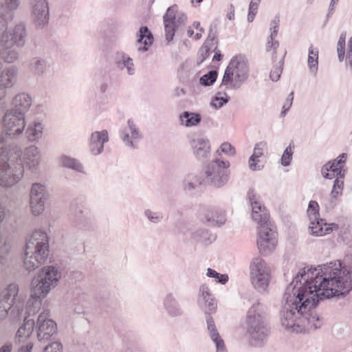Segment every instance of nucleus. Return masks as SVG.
<instances>
[{"mask_svg":"<svg viewBox=\"0 0 352 352\" xmlns=\"http://www.w3.org/2000/svg\"><path fill=\"white\" fill-rule=\"evenodd\" d=\"M346 256L340 260L299 270L286 287L280 310L282 326L292 332H302L307 327L317 329L322 324L311 309L320 300L344 296L352 289V263Z\"/></svg>","mask_w":352,"mask_h":352,"instance_id":"obj_1","label":"nucleus"},{"mask_svg":"<svg viewBox=\"0 0 352 352\" xmlns=\"http://www.w3.org/2000/svg\"><path fill=\"white\" fill-rule=\"evenodd\" d=\"M41 153L34 145L23 151L14 144H8L0 136V185L10 187L23 177L24 169L36 173L39 169Z\"/></svg>","mask_w":352,"mask_h":352,"instance_id":"obj_2","label":"nucleus"},{"mask_svg":"<svg viewBox=\"0 0 352 352\" xmlns=\"http://www.w3.org/2000/svg\"><path fill=\"white\" fill-rule=\"evenodd\" d=\"M49 255V239L45 232L35 230L26 242L24 267L30 272L43 264Z\"/></svg>","mask_w":352,"mask_h":352,"instance_id":"obj_3","label":"nucleus"},{"mask_svg":"<svg viewBox=\"0 0 352 352\" xmlns=\"http://www.w3.org/2000/svg\"><path fill=\"white\" fill-rule=\"evenodd\" d=\"M347 158V154L343 153L336 159L327 162L321 169V173L325 179H331L336 177L331 192V199L327 205L329 210L333 209L336 206V199L341 196L344 188V180L346 174L344 168Z\"/></svg>","mask_w":352,"mask_h":352,"instance_id":"obj_4","label":"nucleus"},{"mask_svg":"<svg viewBox=\"0 0 352 352\" xmlns=\"http://www.w3.org/2000/svg\"><path fill=\"white\" fill-rule=\"evenodd\" d=\"M259 303L254 304L247 313V333L249 342L255 347L263 346L267 341L270 328L263 314L258 309Z\"/></svg>","mask_w":352,"mask_h":352,"instance_id":"obj_5","label":"nucleus"},{"mask_svg":"<svg viewBox=\"0 0 352 352\" xmlns=\"http://www.w3.org/2000/svg\"><path fill=\"white\" fill-rule=\"evenodd\" d=\"M250 280L254 288L260 293L267 291L271 280V269L261 257L252 258L250 265Z\"/></svg>","mask_w":352,"mask_h":352,"instance_id":"obj_6","label":"nucleus"},{"mask_svg":"<svg viewBox=\"0 0 352 352\" xmlns=\"http://www.w3.org/2000/svg\"><path fill=\"white\" fill-rule=\"evenodd\" d=\"M229 166L228 161L214 159L205 168L203 177L206 184L216 188L223 186L229 179L227 170Z\"/></svg>","mask_w":352,"mask_h":352,"instance_id":"obj_7","label":"nucleus"},{"mask_svg":"<svg viewBox=\"0 0 352 352\" xmlns=\"http://www.w3.org/2000/svg\"><path fill=\"white\" fill-rule=\"evenodd\" d=\"M61 278V273L57 267L50 265L42 268L37 276L32 281V289L34 294H42L45 296L54 287Z\"/></svg>","mask_w":352,"mask_h":352,"instance_id":"obj_8","label":"nucleus"},{"mask_svg":"<svg viewBox=\"0 0 352 352\" xmlns=\"http://www.w3.org/2000/svg\"><path fill=\"white\" fill-rule=\"evenodd\" d=\"M307 214L310 221L309 230L313 236H324L339 228L338 224L327 223L325 219L320 218L319 205L316 201H309Z\"/></svg>","mask_w":352,"mask_h":352,"instance_id":"obj_9","label":"nucleus"},{"mask_svg":"<svg viewBox=\"0 0 352 352\" xmlns=\"http://www.w3.org/2000/svg\"><path fill=\"white\" fill-rule=\"evenodd\" d=\"M14 111H6L3 118V137L8 144H12L8 139H16L21 135L25 127V117L14 113Z\"/></svg>","mask_w":352,"mask_h":352,"instance_id":"obj_10","label":"nucleus"},{"mask_svg":"<svg viewBox=\"0 0 352 352\" xmlns=\"http://www.w3.org/2000/svg\"><path fill=\"white\" fill-rule=\"evenodd\" d=\"M19 292V287L16 284H10L0 295V320L6 318L8 311L12 309V311L16 312L17 316H21L23 311V304L16 302V298Z\"/></svg>","mask_w":352,"mask_h":352,"instance_id":"obj_11","label":"nucleus"},{"mask_svg":"<svg viewBox=\"0 0 352 352\" xmlns=\"http://www.w3.org/2000/svg\"><path fill=\"white\" fill-rule=\"evenodd\" d=\"M188 20L186 14L178 10L176 4L170 6L163 16L165 37L168 43L173 40L177 28L184 25Z\"/></svg>","mask_w":352,"mask_h":352,"instance_id":"obj_12","label":"nucleus"},{"mask_svg":"<svg viewBox=\"0 0 352 352\" xmlns=\"http://www.w3.org/2000/svg\"><path fill=\"white\" fill-rule=\"evenodd\" d=\"M50 195L46 186L40 183L32 185L30 194V206L33 215L38 216L45 210V204Z\"/></svg>","mask_w":352,"mask_h":352,"instance_id":"obj_13","label":"nucleus"},{"mask_svg":"<svg viewBox=\"0 0 352 352\" xmlns=\"http://www.w3.org/2000/svg\"><path fill=\"white\" fill-rule=\"evenodd\" d=\"M229 69H231L234 75V81L232 83V89H240L249 76L248 60L241 55L236 56L231 59Z\"/></svg>","mask_w":352,"mask_h":352,"instance_id":"obj_14","label":"nucleus"},{"mask_svg":"<svg viewBox=\"0 0 352 352\" xmlns=\"http://www.w3.org/2000/svg\"><path fill=\"white\" fill-rule=\"evenodd\" d=\"M120 137L125 146L133 149L138 148V144L143 138L140 127L132 119H129L126 124L120 129Z\"/></svg>","mask_w":352,"mask_h":352,"instance_id":"obj_15","label":"nucleus"},{"mask_svg":"<svg viewBox=\"0 0 352 352\" xmlns=\"http://www.w3.org/2000/svg\"><path fill=\"white\" fill-rule=\"evenodd\" d=\"M257 247L261 254L267 255L276 248L277 244L276 233L273 227H261L257 228Z\"/></svg>","mask_w":352,"mask_h":352,"instance_id":"obj_16","label":"nucleus"},{"mask_svg":"<svg viewBox=\"0 0 352 352\" xmlns=\"http://www.w3.org/2000/svg\"><path fill=\"white\" fill-rule=\"evenodd\" d=\"M49 311L44 310L38 317L36 322L37 338L40 342L47 341L56 332V324L48 318Z\"/></svg>","mask_w":352,"mask_h":352,"instance_id":"obj_17","label":"nucleus"},{"mask_svg":"<svg viewBox=\"0 0 352 352\" xmlns=\"http://www.w3.org/2000/svg\"><path fill=\"white\" fill-rule=\"evenodd\" d=\"M32 16L36 28L42 29L49 21V6L47 0H30Z\"/></svg>","mask_w":352,"mask_h":352,"instance_id":"obj_18","label":"nucleus"},{"mask_svg":"<svg viewBox=\"0 0 352 352\" xmlns=\"http://www.w3.org/2000/svg\"><path fill=\"white\" fill-rule=\"evenodd\" d=\"M198 305L204 311L206 320H207L208 316L212 317L211 314L215 313L217 311V302L208 286L206 284H202L199 287Z\"/></svg>","mask_w":352,"mask_h":352,"instance_id":"obj_19","label":"nucleus"},{"mask_svg":"<svg viewBox=\"0 0 352 352\" xmlns=\"http://www.w3.org/2000/svg\"><path fill=\"white\" fill-rule=\"evenodd\" d=\"M218 25V20L212 21L210 24L207 38L200 50L198 65L201 64L210 56L212 45L217 43Z\"/></svg>","mask_w":352,"mask_h":352,"instance_id":"obj_20","label":"nucleus"},{"mask_svg":"<svg viewBox=\"0 0 352 352\" xmlns=\"http://www.w3.org/2000/svg\"><path fill=\"white\" fill-rule=\"evenodd\" d=\"M18 68L14 65L4 69L0 74V100L5 97L6 89L11 88L16 83Z\"/></svg>","mask_w":352,"mask_h":352,"instance_id":"obj_21","label":"nucleus"},{"mask_svg":"<svg viewBox=\"0 0 352 352\" xmlns=\"http://www.w3.org/2000/svg\"><path fill=\"white\" fill-rule=\"evenodd\" d=\"M163 308L170 318H180L184 315V311L179 300L173 293H168L162 300Z\"/></svg>","mask_w":352,"mask_h":352,"instance_id":"obj_22","label":"nucleus"},{"mask_svg":"<svg viewBox=\"0 0 352 352\" xmlns=\"http://www.w3.org/2000/svg\"><path fill=\"white\" fill-rule=\"evenodd\" d=\"M136 52L144 53L147 52L153 45L154 38L152 32L147 26H142L136 33Z\"/></svg>","mask_w":352,"mask_h":352,"instance_id":"obj_23","label":"nucleus"},{"mask_svg":"<svg viewBox=\"0 0 352 352\" xmlns=\"http://www.w3.org/2000/svg\"><path fill=\"white\" fill-rule=\"evenodd\" d=\"M208 335L215 346L216 352H228L225 342L219 333L212 317H207L206 320Z\"/></svg>","mask_w":352,"mask_h":352,"instance_id":"obj_24","label":"nucleus"},{"mask_svg":"<svg viewBox=\"0 0 352 352\" xmlns=\"http://www.w3.org/2000/svg\"><path fill=\"white\" fill-rule=\"evenodd\" d=\"M200 219L204 223L219 226L223 225L226 221L225 212L216 208L204 209Z\"/></svg>","mask_w":352,"mask_h":352,"instance_id":"obj_25","label":"nucleus"},{"mask_svg":"<svg viewBox=\"0 0 352 352\" xmlns=\"http://www.w3.org/2000/svg\"><path fill=\"white\" fill-rule=\"evenodd\" d=\"M190 145L195 157L204 160L210 155V142L206 138H197L191 140Z\"/></svg>","mask_w":352,"mask_h":352,"instance_id":"obj_26","label":"nucleus"},{"mask_svg":"<svg viewBox=\"0 0 352 352\" xmlns=\"http://www.w3.org/2000/svg\"><path fill=\"white\" fill-rule=\"evenodd\" d=\"M108 140L109 136L106 130L92 133L89 145L90 152L94 155L100 154L103 151L104 144Z\"/></svg>","mask_w":352,"mask_h":352,"instance_id":"obj_27","label":"nucleus"},{"mask_svg":"<svg viewBox=\"0 0 352 352\" xmlns=\"http://www.w3.org/2000/svg\"><path fill=\"white\" fill-rule=\"evenodd\" d=\"M32 99L28 94L25 93L19 94L13 98L12 102V108L7 111H14V113L25 117V114L30 109Z\"/></svg>","mask_w":352,"mask_h":352,"instance_id":"obj_28","label":"nucleus"},{"mask_svg":"<svg viewBox=\"0 0 352 352\" xmlns=\"http://www.w3.org/2000/svg\"><path fill=\"white\" fill-rule=\"evenodd\" d=\"M202 184H206L203 176L188 173L184 178L183 189L186 193L193 195L199 191Z\"/></svg>","mask_w":352,"mask_h":352,"instance_id":"obj_29","label":"nucleus"},{"mask_svg":"<svg viewBox=\"0 0 352 352\" xmlns=\"http://www.w3.org/2000/svg\"><path fill=\"white\" fill-rule=\"evenodd\" d=\"M73 219L76 226L80 228L87 230L91 227L92 217L87 210H84L81 206H75L72 209Z\"/></svg>","mask_w":352,"mask_h":352,"instance_id":"obj_30","label":"nucleus"},{"mask_svg":"<svg viewBox=\"0 0 352 352\" xmlns=\"http://www.w3.org/2000/svg\"><path fill=\"white\" fill-rule=\"evenodd\" d=\"M267 148V142L261 141L256 143L254 148V152L249 159V167L252 170H261L263 166L258 164V158L263 155V151Z\"/></svg>","mask_w":352,"mask_h":352,"instance_id":"obj_31","label":"nucleus"},{"mask_svg":"<svg viewBox=\"0 0 352 352\" xmlns=\"http://www.w3.org/2000/svg\"><path fill=\"white\" fill-rule=\"evenodd\" d=\"M50 68V64L43 58L34 57L30 60L29 70L35 76H42L47 74Z\"/></svg>","mask_w":352,"mask_h":352,"instance_id":"obj_32","label":"nucleus"},{"mask_svg":"<svg viewBox=\"0 0 352 352\" xmlns=\"http://www.w3.org/2000/svg\"><path fill=\"white\" fill-rule=\"evenodd\" d=\"M42 294H34V289H32L30 297L28 299L25 310V318L30 319V317L35 314L39 309L41 305V297H44Z\"/></svg>","mask_w":352,"mask_h":352,"instance_id":"obj_33","label":"nucleus"},{"mask_svg":"<svg viewBox=\"0 0 352 352\" xmlns=\"http://www.w3.org/2000/svg\"><path fill=\"white\" fill-rule=\"evenodd\" d=\"M180 124L190 128L198 126L201 122V115L198 112L183 111L179 116Z\"/></svg>","mask_w":352,"mask_h":352,"instance_id":"obj_34","label":"nucleus"},{"mask_svg":"<svg viewBox=\"0 0 352 352\" xmlns=\"http://www.w3.org/2000/svg\"><path fill=\"white\" fill-rule=\"evenodd\" d=\"M116 64L120 69L126 68L127 74L130 76H133L135 73L133 59L123 52L118 53Z\"/></svg>","mask_w":352,"mask_h":352,"instance_id":"obj_35","label":"nucleus"},{"mask_svg":"<svg viewBox=\"0 0 352 352\" xmlns=\"http://www.w3.org/2000/svg\"><path fill=\"white\" fill-rule=\"evenodd\" d=\"M34 326L33 319L25 318L23 324L19 327L16 335V342H24L32 333Z\"/></svg>","mask_w":352,"mask_h":352,"instance_id":"obj_36","label":"nucleus"},{"mask_svg":"<svg viewBox=\"0 0 352 352\" xmlns=\"http://www.w3.org/2000/svg\"><path fill=\"white\" fill-rule=\"evenodd\" d=\"M43 124L38 121L30 123L25 131V135L30 142L38 140L43 135Z\"/></svg>","mask_w":352,"mask_h":352,"instance_id":"obj_37","label":"nucleus"},{"mask_svg":"<svg viewBox=\"0 0 352 352\" xmlns=\"http://www.w3.org/2000/svg\"><path fill=\"white\" fill-rule=\"evenodd\" d=\"M20 0H5L4 3H0V16H7L13 19L14 11L18 8Z\"/></svg>","mask_w":352,"mask_h":352,"instance_id":"obj_38","label":"nucleus"},{"mask_svg":"<svg viewBox=\"0 0 352 352\" xmlns=\"http://www.w3.org/2000/svg\"><path fill=\"white\" fill-rule=\"evenodd\" d=\"M60 162L65 168L72 169L80 173H85L82 164L76 158L63 155L60 158Z\"/></svg>","mask_w":352,"mask_h":352,"instance_id":"obj_39","label":"nucleus"},{"mask_svg":"<svg viewBox=\"0 0 352 352\" xmlns=\"http://www.w3.org/2000/svg\"><path fill=\"white\" fill-rule=\"evenodd\" d=\"M252 219L254 221H255L258 225V228H261V227H273L272 224L270 221V214L267 210H263V212H257L256 210H253L252 212Z\"/></svg>","mask_w":352,"mask_h":352,"instance_id":"obj_40","label":"nucleus"},{"mask_svg":"<svg viewBox=\"0 0 352 352\" xmlns=\"http://www.w3.org/2000/svg\"><path fill=\"white\" fill-rule=\"evenodd\" d=\"M247 196L252 207V212L256 210L261 212L263 210H267L262 204L260 196L255 192L254 189H250L248 191Z\"/></svg>","mask_w":352,"mask_h":352,"instance_id":"obj_41","label":"nucleus"},{"mask_svg":"<svg viewBox=\"0 0 352 352\" xmlns=\"http://www.w3.org/2000/svg\"><path fill=\"white\" fill-rule=\"evenodd\" d=\"M307 62L310 72L316 74L318 69V50L312 45L309 48Z\"/></svg>","mask_w":352,"mask_h":352,"instance_id":"obj_42","label":"nucleus"},{"mask_svg":"<svg viewBox=\"0 0 352 352\" xmlns=\"http://www.w3.org/2000/svg\"><path fill=\"white\" fill-rule=\"evenodd\" d=\"M192 238L200 242L212 243L215 239V236L212 235L208 230L199 229L192 233Z\"/></svg>","mask_w":352,"mask_h":352,"instance_id":"obj_43","label":"nucleus"},{"mask_svg":"<svg viewBox=\"0 0 352 352\" xmlns=\"http://www.w3.org/2000/svg\"><path fill=\"white\" fill-rule=\"evenodd\" d=\"M230 97L226 92L219 91L212 98L210 105L215 109H220L228 102Z\"/></svg>","mask_w":352,"mask_h":352,"instance_id":"obj_44","label":"nucleus"},{"mask_svg":"<svg viewBox=\"0 0 352 352\" xmlns=\"http://www.w3.org/2000/svg\"><path fill=\"white\" fill-rule=\"evenodd\" d=\"M19 52L17 50L12 48L3 47L0 51V57L6 63H13L19 58Z\"/></svg>","mask_w":352,"mask_h":352,"instance_id":"obj_45","label":"nucleus"},{"mask_svg":"<svg viewBox=\"0 0 352 352\" xmlns=\"http://www.w3.org/2000/svg\"><path fill=\"white\" fill-rule=\"evenodd\" d=\"M286 55V52H285L283 58L275 65H274L272 69L270 74V79L274 82H277L280 78L283 72V67L284 65V58Z\"/></svg>","mask_w":352,"mask_h":352,"instance_id":"obj_46","label":"nucleus"},{"mask_svg":"<svg viewBox=\"0 0 352 352\" xmlns=\"http://www.w3.org/2000/svg\"><path fill=\"white\" fill-rule=\"evenodd\" d=\"M206 276L209 278H213L214 280L220 284L225 285L229 280V276L227 274H221L212 268H208Z\"/></svg>","mask_w":352,"mask_h":352,"instance_id":"obj_47","label":"nucleus"},{"mask_svg":"<svg viewBox=\"0 0 352 352\" xmlns=\"http://www.w3.org/2000/svg\"><path fill=\"white\" fill-rule=\"evenodd\" d=\"M218 73L215 70L209 71L199 78V83L205 87L214 84L217 78Z\"/></svg>","mask_w":352,"mask_h":352,"instance_id":"obj_48","label":"nucleus"},{"mask_svg":"<svg viewBox=\"0 0 352 352\" xmlns=\"http://www.w3.org/2000/svg\"><path fill=\"white\" fill-rule=\"evenodd\" d=\"M144 216L147 219L153 223H160L164 218V215L161 212H155L150 209H146L144 212Z\"/></svg>","mask_w":352,"mask_h":352,"instance_id":"obj_49","label":"nucleus"},{"mask_svg":"<svg viewBox=\"0 0 352 352\" xmlns=\"http://www.w3.org/2000/svg\"><path fill=\"white\" fill-rule=\"evenodd\" d=\"M279 47V42L275 38H270V36L267 37V41L266 43V51L267 52H271L272 53V59L273 63H274L276 60V50L278 47Z\"/></svg>","mask_w":352,"mask_h":352,"instance_id":"obj_50","label":"nucleus"},{"mask_svg":"<svg viewBox=\"0 0 352 352\" xmlns=\"http://www.w3.org/2000/svg\"><path fill=\"white\" fill-rule=\"evenodd\" d=\"M293 148L291 144L285 149L281 157V164L284 166L290 165L293 155Z\"/></svg>","mask_w":352,"mask_h":352,"instance_id":"obj_51","label":"nucleus"},{"mask_svg":"<svg viewBox=\"0 0 352 352\" xmlns=\"http://www.w3.org/2000/svg\"><path fill=\"white\" fill-rule=\"evenodd\" d=\"M261 2V0H251L249 8H248V21L249 22H252L254 21L255 16L257 13V10L258 5Z\"/></svg>","mask_w":352,"mask_h":352,"instance_id":"obj_52","label":"nucleus"},{"mask_svg":"<svg viewBox=\"0 0 352 352\" xmlns=\"http://www.w3.org/2000/svg\"><path fill=\"white\" fill-rule=\"evenodd\" d=\"M234 76L231 69H229V65L227 67L224 75L223 76L222 82L220 85V88L223 86L230 85V88L232 89V83L234 82L233 77Z\"/></svg>","mask_w":352,"mask_h":352,"instance_id":"obj_53","label":"nucleus"},{"mask_svg":"<svg viewBox=\"0 0 352 352\" xmlns=\"http://www.w3.org/2000/svg\"><path fill=\"white\" fill-rule=\"evenodd\" d=\"M279 22L280 19L278 16H275L270 23V38H275L277 36L279 30Z\"/></svg>","mask_w":352,"mask_h":352,"instance_id":"obj_54","label":"nucleus"},{"mask_svg":"<svg viewBox=\"0 0 352 352\" xmlns=\"http://www.w3.org/2000/svg\"><path fill=\"white\" fill-rule=\"evenodd\" d=\"M8 250L9 245L0 234V265H3L5 260L4 255L8 252Z\"/></svg>","mask_w":352,"mask_h":352,"instance_id":"obj_55","label":"nucleus"},{"mask_svg":"<svg viewBox=\"0 0 352 352\" xmlns=\"http://www.w3.org/2000/svg\"><path fill=\"white\" fill-rule=\"evenodd\" d=\"M43 352H63V346L59 342H54L47 345Z\"/></svg>","mask_w":352,"mask_h":352,"instance_id":"obj_56","label":"nucleus"},{"mask_svg":"<svg viewBox=\"0 0 352 352\" xmlns=\"http://www.w3.org/2000/svg\"><path fill=\"white\" fill-rule=\"evenodd\" d=\"M221 151L230 156H233L235 154L234 148L228 142L223 143L220 146Z\"/></svg>","mask_w":352,"mask_h":352,"instance_id":"obj_57","label":"nucleus"},{"mask_svg":"<svg viewBox=\"0 0 352 352\" xmlns=\"http://www.w3.org/2000/svg\"><path fill=\"white\" fill-rule=\"evenodd\" d=\"M346 32H342L338 41V47L337 49L345 50L346 45Z\"/></svg>","mask_w":352,"mask_h":352,"instance_id":"obj_58","label":"nucleus"},{"mask_svg":"<svg viewBox=\"0 0 352 352\" xmlns=\"http://www.w3.org/2000/svg\"><path fill=\"white\" fill-rule=\"evenodd\" d=\"M293 100H294V91H292L289 94V96H288V97H287L285 104H283V109H285L289 110L291 107H292V105Z\"/></svg>","mask_w":352,"mask_h":352,"instance_id":"obj_59","label":"nucleus"},{"mask_svg":"<svg viewBox=\"0 0 352 352\" xmlns=\"http://www.w3.org/2000/svg\"><path fill=\"white\" fill-rule=\"evenodd\" d=\"M339 0H331L329 12L327 14V21L331 16L334 12V5L338 2Z\"/></svg>","mask_w":352,"mask_h":352,"instance_id":"obj_60","label":"nucleus"},{"mask_svg":"<svg viewBox=\"0 0 352 352\" xmlns=\"http://www.w3.org/2000/svg\"><path fill=\"white\" fill-rule=\"evenodd\" d=\"M33 344L32 342H28L25 346H22L19 349L18 352H31Z\"/></svg>","mask_w":352,"mask_h":352,"instance_id":"obj_61","label":"nucleus"},{"mask_svg":"<svg viewBox=\"0 0 352 352\" xmlns=\"http://www.w3.org/2000/svg\"><path fill=\"white\" fill-rule=\"evenodd\" d=\"M12 349V344L7 343L0 348V352H11Z\"/></svg>","mask_w":352,"mask_h":352,"instance_id":"obj_62","label":"nucleus"},{"mask_svg":"<svg viewBox=\"0 0 352 352\" xmlns=\"http://www.w3.org/2000/svg\"><path fill=\"white\" fill-rule=\"evenodd\" d=\"M346 65H348L350 67V70L352 72V51L347 52Z\"/></svg>","mask_w":352,"mask_h":352,"instance_id":"obj_63","label":"nucleus"},{"mask_svg":"<svg viewBox=\"0 0 352 352\" xmlns=\"http://www.w3.org/2000/svg\"><path fill=\"white\" fill-rule=\"evenodd\" d=\"M109 89V85L106 82H102L98 87V90L100 93H105Z\"/></svg>","mask_w":352,"mask_h":352,"instance_id":"obj_64","label":"nucleus"}]
</instances>
